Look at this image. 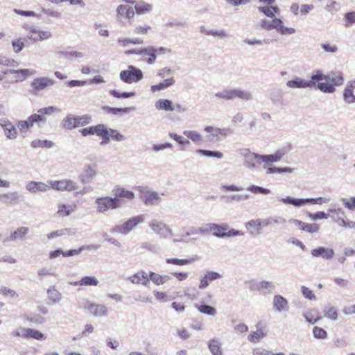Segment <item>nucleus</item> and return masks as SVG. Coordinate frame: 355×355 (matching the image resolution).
I'll return each instance as SVG.
<instances>
[{
    "mask_svg": "<svg viewBox=\"0 0 355 355\" xmlns=\"http://www.w3.org/2000/svg\"><path fill=\"white\" fill-rule=\"evenodd\" d=\"M77 233V229L74 227H67L61 230L53 231L47 234L49 239H53L59 236H72Z\"/></svg>",
    "mask_w": 355,
    "mask_h": 355,
    "instance_id": "31",
    "label": "nucleus"
},
{
    "mask_svg": "<svg viewBox=\"0 0 355 355\" xmlns=\"http://www.w3.org/2000/svg\"><path fill=\"white\" fill-rule=\"evenodd\" d=\"M197 308L200 313L205 315L214 316L216 314V309L214 307L205 304H200Z\"/></svg>",
    "mask_w": 355,
    "mask_h": 355,
    "instance_id": "53",
    "label": "nucleus"
},
{
    "mask_svg": "<svg viewBox=\"0 0 355 355\" xmlns=\"http://www.w3.org/2000/svg\"><path fill=\"white\" fill-rule=\"evenodd\" d=\"M193 261V259L168 258L166 259V263L168 264L184 266L191 263Z\"/></svg>",
    "mask_w": 355,
    "mask_h": 355,
    "instance_id": "56",
    "label": "nucleus"
},
{
    "mask_svg": "<svg viewBox=\"0 0 355 355\" xmlns=\"http://www.w3.org/2000/svg\"><path fill=\"white\" fill-rule=\"evenodd\" d=\"M153 10V5L148 3L143 0L137 1L135 8V14L137 15H144L146 13H149Z\"/></svg>",
    "mask_w": 355,
    "mask_h": 355,
    "instance_id": "39",
    "label": "nucleus"
},
{
    "mask_svg": "<svg viewBox=\"0 0 355 355\" xmlns=\"http://www.w3.org/2000/svg\"><path fill=\"white\" fill-rule=\"evenodd\" d=\"M56 111H60V110L54 106H49L37 110V113L29 116L32 125L36 124L37 128H42L46 123L45 115H50Z\"/></svg>",
    "mask_w": 355,
    "mask_h": 355,
    "instance_id": "9",
    "label": "nucleus"
},
{
    "mask_svg": "<svg viewBox=\"0 0 355 355\" xmlns=\"http://www.w3.org/2000/svg\"><path fill=\"white\" fill-rule=\"evenodd\" d=\"M156 191L144 189L141 191L140 198L144 204L146 206L158 205L162 200L161 196Z\"/></svg>",
    "mask_w": 355,
    "mask_h": 355,
    "instance_id": "15",
    "label": "nucleus"
},
{
    "mask_svg": "<svg viewBox=\"0 0 355 355\" xmlns=\"http://www.w3.org/2000/svg\"><path fill=\"white\" fill-rule=\"evenodd\" d=\"M95 205L98 213H105L110 209L120 208V205L116 204V200L110 196L97 198L95 200Z\"/></svg>",
    "mask_w": 355,
    "mask_h": 355,
    "instance_id": "11",
    "label": "nucleus"
},
{
    "mask_svg": "<svg viewBox=\"0 0 355 355\" xmlns=\"http://www.w3.org/2000/svg\"><path fill=\"white\" fill-rule=\"evenodd\" d=\"M84 309L94 317H107L108 315L107 308L101 304H96L91 301L87 300L85 305Z\"/></svg>",
    "mask_w": 355,
    "mask_h": 355,
    "instance_id": "16",
    "label": "nucleus"
},
{
    "mask_svg": "<svg viewBox=\"0 0 355 355\" xmlns=\"http://www.w3.org/2000/svg\"><path fill=\"white\" fill-rule=\"evenodd\" d=\"M313 334L316 339L324 340L327 338V332L324 329L319 327H313Z\"/></svg>",
    "mask_w": 355,
    "mask_h": 355,
    "instance_id": "61",
    "label": "nucleus"
},
{
    "mask_svg": "<svg viewBox=\"0 0 355 355\" xmlns=\"http://www.w3.org/2000/svg\"><path fill=\"white\" fill-rule=\"evenodd\" d=\"M343 98L345 102L347 103H355V95L354 94L353 91H351L349 89H344Z\"/></svg>",
    "mask_w": 355,
    "mask_h": 355,
    "instance_id": "64",
    "label": "nucleus"
},
{
    "mask_svg": "<svg viewBox=\"0 0 355 355\" xmlns=\"http://www.w3.org/2000/svg\"><path fill=\"white\" fill-rule=\"evenodd\" d=\"M99 282L97 278L94 276H85L82 277L79 281L71 283L74 286H96Z\"/></svg>",
    "mask_w": 355,
    "mask_h": 355,
    "instance_id": "41",
    "label": "nucleus"
},
{
    "mask_svg": "<svg viewBox=\"0 0 355 355\" xmlns=\"http://www.w3.org/2000/svg\"><path fill=\"white\" fill-rule=\"evenodd\" d=\"M340 9V4L334 0H329L325 6V10L331 12V14H334L335 12H338Z\"/></svg>",
    "mask_w": 355,
    "mask_h": 355,
    "instance_id": "62",
    "label": "nucleus"
},
{
    "mask_svg": "<svg viewBox=\"0 0 355 355\" xmlns=\"http://www.w3.org/2000/svg\"><path fill=\"white\" fill-rule=\"evenodd\" d=\"M218 130H220V128L213 126H207L205 128V131L210 133V135L207 136V139L209 141L215 142L222 140L221 135L218 133Z\"/></svg>",
    "mask_w": 355,
    "mask_h": 355,
    "instance_id": "43",
    "label": "nucleus"
},
{
    "mask_svg": "<svg viewBox=\"0 0 355 355\" xmlns=\"http://www.w3.org/2000/svg\"><path fill=\"white\" fill-rule=\"evenodd\" d=\"M266 219L267 223H268V226L272 225H284L286 222V220L284 217L279 216H273Z\"/></svg>",
    "mask_w": 355,
    "mask_h": 355,
    "instance_id": "57",
    "label": "nucleus"
},
{
    "mask_svg": "<svg viewBox=\"0 0 355 355\" xmlns=\"http://www.w3.org/2000/svg\"><path fill=\"white\" fill-rule=\"evenodd\" d=\"M37 276L40 277V279H42L43 277L46 276H53L55 277L56 275V273L55 271L52 270L51 268L44 267L40 269H39L37 272Z\"/></svg>",
    "mask_w": 355,
    "mask_h": 355,
    "instance_id": "63",
    "label": "nucleus"
},
{
    "mask_svg": "<svg viewBox=\"0 0 355 355\" xmlns=\"http://www.w3.org/2000/svg\"><path fill=\"white\" fill-rule=\"evenodd\" d=\"M215 96L226 101H232L236 98L243 101H250L252 99V94L250 92L241 88L225 89L216 92Z\"/></svg>",
    "mask_w": 355,
    "mask_h": 355,
    "instance_id": "2",
    "label": "nucleus"
},
{
    "mask_svg": "<svg viewBox=\"0 0 355 355\" xmlns=\"http://www.w3.org/2000/svg\"><path fill=\"white\" fill-rule=\"evenodd\" d=\"M26 189L31 193L44 192L49 189V185L42 182L30 181L26 183Z\"/></svg>",
    "mask_w": 355,
    "mask_h": 355,
    "instance_id": "32",
    "label": "nucleus"
},
{
    "mask_svg": "<svg viewBox=\"0 0 355 355\" xmlns=\"http://www.w3.org/2000/svg\"><path fill=\"white\" fill-rule=\"evenodd\" d=\"M119 78L123 83L132 84L141 80L143 78V73L139 68L129 65L126 70L120 72Z\"/></svg>",
    "mask_w": 355,
    "mask_h": 355,
    "instance_id": "10",
    "label": "nucleus"
},
{
    "mask_svg": "<svg viewBox=\"0 0 355 355\" xmlns=\"http://www.w3.org/2000/svg\"><path fill=\"white\" fill-rule=\"evenodd\" d=\"M103 128V124H98L94 126H90L88 128H83L80 130V132L84 137L87 135H96L98 137L103 136L105 134Z\"/></svg>",
    "mask_w": 355,
    "mask_h": 355,
    "instance_id": "35",
    "label": "nucleus"
},
{
    "mask_svg": "<svg viewBox=\"0 0 355 355\" xmlns=\"http://www.w3.org/2000/svg\"><path fill=\"white\" fill-rule=\"evenodd\" d=\"M196 153L205 157H216L218 159H221L223 157V154L220 151H212L209 150L198 149L196 150Z\"/></svg>",
    "mask_w": 355,
    "mask_h": 355,
    "instance_id": "54",
    "label": "nucleus"
},
{
    "mask_svg": "<svg viewBox=\"0 0 355 355\" xmlns=\"http://www.w3.org/2000/svg\"><path fill=\"white\" fill-rule=\"evenodd\" d=\"M48 298L53 303H58L62 299V294L55 289V286H51L47 290Z\"/></svg>",
    "mask_w": 355,
    "mask_h": 355,
    "instance_id": "48",
    "label": "nucleus"
},
{
    "mask_svg": "<svg viewBox=\"0 0 355 355\" xmlns=\"http://www.w3.org/2000/svg\"><path fill=\"white\" fill-rule=\"evenodd\" d=\"M91 121L92 117L88 114L82 116H73L72 114H68L63 119L62 121V125L63 128L71 130L79 126L86 125Z\"/></svg>",
    "mask_w": 355,
    "mask_h": 355,
    "instance_id": "6",
    "label": "nucleus"
},
{
    "mask_svg": "<svg viewBox=\"0 0 355 355\" xmlns=\"http://www.w3.org/2000/svg\"><path fill=\"white\" fill-rule=\"evenodd\" d=\"M263 168L266 170L267 174H273V173H291L294 171V168L291 167H275V166H269L264 165Z\"/></svg>",
    "mask_w": 355,
    "mask_h": 355,
    "instance_id": "46",
    "label": "nucleus"
},
{
    "mask_svg": "<svg viewBox=\"0 0 355 355\" xmlns=\"http://www.w3.org/2000/svg\"><path fill=\"white\" fill-rule=\"evenodd\" d=\"M105 134L103 136H101L102 141H101V145H106L110 142V139L116 141H122L125 139L124 135L121 134L119 131L112 128H107L105 125H103V128Z\"/></svg>",
    "mask_w": 355,
    "mask_h": 355,
    "instance_id": "18",
    "label": "nucleus"
},
{
    "mask_svg": "<svg viewBox=\"0 0 355 355\" xmlns=\"http://www.w3.org/2000/svg\"><path fill=\"white\" fill-rule=\"evenodd\" d=\"M171 279V276L167 275H162L153 271L148 272V281H151L157 286L162 285Z\"/></svg>",
    "mask_w": 355,
    "mask_h": 355,
    "instance_id": "37",
    "label": "nucleus"
},
{
    "mask_svg": "<svg viewBox=\"0 0 355 355\" xmlns=\"http://www.w3.org/2000/svg\"><path fill=\"white\" fill-rule=\"evenodd\" d=\"M104 110H105L107 113L112 114L114 115L117 114H124L130 112V111L135 110L134 107H124V108H116V107H111L109 106H105L103 107Z\"/></svg>",
    "mask_w": 355,
    "mask_h": 355,
    "instance_id": "47",
    "label": "nucleus"
},
{
    "mask_svg": "<svg viewBox=\"0 0 355 355\" xmlns=\"http://www.w3.org/2000/svg\"><path fill=\"white\" fill-rule=\"evenodd\" d=\"M247 190L253 193H261L267 195L270 193V190L257 185H250L247 188Z\"/></svg>",
    "mask_w": 355,
    "mask_h": 355,
    "instance_id": "60",
    "label": "nucleus"
},
{
    "mask_svg": "<svg viewBox=\"0 0 355 355\" xmlns=\"http://www.w3.org/2000/svg\"><path fill=\"white\" fill-rule=\"evenodd\" d=\"M155 107L159 110H164L166 112H173L175 110V105L168 99H159L156 101Z\"/></svg>",
    "mask_w": 355,
    "mask_h": 355,
    "instance_id": "40",
    "label": "nucleus"
},
{
    "mask_svg": "<svg viewBox=\"0 0 355 355\" xmlns=\"http://www.w3.org/2000/svg\"><path fill=\"white\" fill-rule=\"evenodd\" d=\"M52 37L49 31H40L36 28H30V34L27 37L34 42L48 40Z\"/></svg>",
    "mask_w": 355,
    "mask_h": 355,
    "instance_id": "26",
    "label": "nucleus"
},
{
    "mask_svg": "<svg viewBox=\"0 0 355 355\" xmlns=\"http://www.w3.org/2000/svg\"><path fill=\"white\" fill-rule=\"evenodd\" d=\"M229 225L227 223L217 224L208 223L209 232H212L213 235L218 238L225 237L226 231L228 230Z\"/></svg>",
    "mask_w": 355,
    "mask_h": 355,
    "instance_id": "27",
    "label": "nucleus"
},
{
    "mask_svg": "<svg viewBox=\"0 0 355 355\" xmlns=\"http://www.w3.org/2000/svg\"><path fill=\"white\" fill-rule=\"evenodd\" d=\"M315 76L318 80H315L317 89L324 94H333L336 92V87L344 83V78L340 71H331L327 75L323 73L321 70L314 71Z\"/></svg>",
    "mask_w": 355,
    "mask_h": 355,
    "instance_id": "1",
    "label": "nucleus"
},
{
    "mask_svg": "<svg viewBox=\"0 0 355 355\" xmlns=\"http://www.w3.org/2000/svg\"><path fill=\"white\" fill-rule=\"evenodd\" d=\"M334 222L345 228L355 229V222L345 220L343 217H338L334 219Z\"/></svg>",
    "mask_w": 355,
    "mask_h": 355,
    "instance_id": "58",
    "label": "nucleus"
},
{
    "mask_svg": "<svg viewBox=\"0 0 355 355\" xmlns=\"http://www.w3.org/2000/svg\"><path fill=\"white\" fill-rule=\"evenodd\" d=\"M324 316L331 320H336L338 316L337 309L334 306L325 308L324 310Z\"/></svg>",
    "mask_w": 355,
    "mask_h": 355,
    "instance_id": "52",
    "label": "nucleus"
},
{
    "mask_svg": "<svg viewBox=\"0 0 355 355\" xmlns=\"http://www.w3.org/2000/svg\"><path fill=\"white\" fill-rule=\"evenodd\" d=\"M311 254L315 258H322L324 260H331L335 255L332 248L326 247H318L311 251Z\"/></svg>",
    "mask_w": 355,
    "mask_h": 355,
    "instance_id": "23",
    "label": "nucleus"
},
{
    "mask_svg": "<svg viewBox=\"0 0 355 355\" xmlns=\"http://www.w3.org/2000/svg\"><path fill=\"white\" fill-rule=\"evenodd\" d=\"M146 220V215L141 214L132 216L120 225H115L111 232L126 235L132 232L138 225L143 223Z\"/></svg>",
    "mask_w": 355,
    "mask_h": 355,
    "instance_id": "3",
    "label": "nucleus"
},
{
    "mask_svg": "<svg viewBox=\"0 0 355 355\" xmlns=\"http://www.w3.org/2000/svg\"><path fill=\"white\" fill-rule=\"evenodd\" d=\"M0 126L4 130V135L9 139H15L18 136L16 127L7 118L0 119Z\"/></svg>",
    "mask_w": 355,
    "mask_h": 355,
    "instance_id": "21",
    "label": "nucleus"
},
{
    "mask_svg": "<svg viewBox=\"0 0 355 355\" xmlns=\"http://www.w3.org/2000/svg\"><path fill=\"white\" fill-rule=\"evenodd\" d=\"M12 335L24 339H35L37 340H45L46 336L40 331L31 328L19 327L15 329Z\"/></svg>",
    "mask_w": 355,
    "mask_h": 355,
    "instance_id": "13",
    "label": "nucleus"
},
{
    "mask_svg": "<svg viewBox=\"0 0 355 355\" xmlns=\"http://www.w3.org/2000/svg\"><path fill=\"white\" fill-rule=\"evenodd\" d=\"M114 199L116 200V204L121 206V202L124 200H132L135 198V193L121 186H115L112 189Z\"/></svg>",
    "mask_w": 355,
    "mask_h": 355,
    "instance_id": "17",
    "label": "nucleus"
},
{
    "mask_svg": "<svg viewBox=\"0 0 355 355\" xmlns=\"http://www.w3.org/2000/svg\"><path fill=\"white\" fill-rule=\"evenodd\" d=\"M183 134L193 142H200L202 140V135L196 130H184Z\"/></svg>",
    "mask_w": 355,
    "mask_h": 355,
    "instance_id": "51",
    "label": "nucleus"
},
{
    "mask_svg": "<svg viewBox=\"0 0 355 355\" xmlns=\"http://www.w3.org/2000/svg\"><path fill=\"white\" fill-rule=\"evenodd\" d=\"M29 229L27 227H20L15 230L10 236L4 239L3 241L9 242V241H21L24 239L26 234L28 233Z\"/></svg>",
    "mask_w": 355,
    "mask_h": 355,
    "instance_id": "29",
    "label": "nucleus"
},
{
    "mask_svg": "<svg viewBox=\"0 0 355 355\" xmlns=\"http://www.w3.org/2000/svg\"><path fill=\"white\" fill-rule=\"evenodd\" d=\"M261 26L268 31L275 29L277 33L283 35H293L295 33V28L284 26L282 20L276 17L272 18V21L262 19L261 21Z\"/></svg>",
    "mask_w": 355,
    "mask_h": 355,
    "instance_id": "5",
    "label": "nucleus"
},
{
    "mask_svg": "<svg viewBox=\"0 0 355 355\" xmlns=\"http://www.w3.org/2000/svg\"><path fill=\"white\" fill-rule=\"evenodd\" d=\"M318 76H315V73H312L310 80H304L300 77L295 76L294 78L286 82V85L291 89H317Z\"/></svg>",
    "mask_w": 355,
    "mask_h": 355,
    "instance_id": "8",
    "label": "nucleus"
},
{
    "mask_svg": "<svg viewBox=\"0 0 355 355\" xmlns=\"http://www.w3.org/2000/svg\"><path fill=\"white\" fill-rule=\"evenodd\" d=\"M239 153L243 159V166L248 169H254L263 162L261 155L253 153L249 148H241L239 150Z\"/></svg>",
    "mask_w": 355,
    "mask_h": 355,
    "instance_id": "7",
    "label": "nucleus"
},
{
    "mask_svg": "<svg viewBox=\"0 0 355 355\" xmlns=\"http://www.w3.org/2000/svg\"><path fill=\"white\" fill-rule=\"evenodd\" d=\"M221 277V275L217 272L212 270H207L200 278V283L198 288L201 290L207 288L209 283L216 281Z\"/></svg>",
    "mask_w": 355,
    "mask_h": 355,
    "instance_id": "22",
    "label": "nucleus"
},
{
    "mask_svg": "<svg viewBox=\"0 0 355 355\" xmlns=\"http://www.w3.org/2000/svg\"><path fill=\"white\" fill-rule=\"evenodd\" d=\"M96 170L94 166L87 165L84 168L83 174L81 175L82 182L84 179H92L96 175Z\"/></svg>",
    "mask_w": 355,
    "mask_h": 355,
    "instance_id": "50",
    "label": "nucleus"
},
{
    "mask_svg": "<svg viewBox=\"0 0 355 355\" xmlns=\"http://www.w3.org/2000/svg\"><path fill=\"white\" fill-rule=\"evenodd\" d=\"M128 279L134 284H141L146 287H148L150 282L148 281V273L144 270H139L131 276Z\"/></svg>",
    "mask_w": 355,
    "mask_h": 355,
    "instance_id": "25",
    "label": "nucleus"
},
{
    "mask_svg": "<svg viewBox=\"0 0 355 355\" xmlns=\"http://www.w3.org/2000/svg\"><path fill=\"white\" fill-rule=\"evenodd\" d=\"M273 309L277 312L287 311L289 309L288 300L282 295H276L272 300Z\"/></svg>",
    "mask_w": 355,
    "mask_h": 355,
    "instance_id": "28",
    "label": "nucleus"
},
{
    "mask_svg": "<svg viewBox=\"0 0 355 355\" xmlns=\"http://www.w3.org/2000/svg\"><path fill=\"white\" fill-rule=\"evenodd\" d=\"M208 346L213 355H222V352L218 340L214 339L209 340Z\"/></svg>",
    "mask_w": 355,
    "mask_h": 355,
    "instance_id": "55",
    "label": "nucleus"
},
{
    "mask_svg": "<svg viewBox=\"0 0 355 355\" xmlns=\"http://www.w3.org/2000/svg\"><path fill=\"white\" fill-rule=\"evenodd\" d=\"M148 226L154 233L162 239H167L173 234L172 230L168 225L157 219L151 220L148 223Z\"/></svg>",
    "mask_w": 355,
    "mask_h": 355,
    "instance_id": "12",
    "label": "nucleus"
},
{
    "mask_svg": "<svg viewBox=\"0 0 355 355\" xmlns=\"http://www.w3.org/2000/svg\"><path fill=\"white\" fill-rule=\"evenodd\" d=\"M76 209V205L59 204L58 205L57 215L60 217L69 216Z\"/></svg>",
    "mask_w": 355,
    "mask_h": 355,
    "instance_id": "45",
    "label": "nucleus"
},
{
    "mask_svg": "<svg viewBox=\"0 0 355 355\" xmlns=\"http://www.w3.org/2000/svg\"><path fill=\"white\" fill-rule=\"evenodd\" d=\"M189 230L193 235L205 234L209 232L208 223L204 224L202 226L198 227L191 226L189 227Z\"/></svg>",
    "mask_w": 355,
    "mask_h": 355,
    "instance_id": "59",
    "label": "nucleus"
},
{
    "mask_svg": "<svg viewBox=\"0 0 355 355\" xmlns=\"http://www.w3.org/2000/svg\"><path fill=\"white\" fill-rule=\"evenodd\" d=\"M257 331L251 332L248 337L250 343H258L261 339L264 338L267 336V333L261 326V322H259L256 325Z\"/></svg>",
    "mask_w": 355,
    "mask_h": 355,
    "instance_id": "30",
    "label": "nucleus"
},
{
    "mask_svg": "<svg viewBox=\"0 0 355 355\" xmlns=\"http://www.w3.org/2000/svg\"><path fill=\"white\" fill-rule=\"evenodd\" d=\"M290 222L297 226L300 230L309 233H315L319 230V225L315 223H306L297 219H292Z\"/></svg>",
    "mask_w": 355,
    "mask_h": 355,
    "instance_id": "33",
    "label": "nucleus"
},
{
    "mask_svg": "<svg viewBox=\"0 0 355 355\" xmlns=\"http://www.w3.org/2000/svg\"><path fill=\"white\" fill-rule=\"evenodd\" d=\"M19 195L17 191H9L0 194V202L5 205L17 204L19 202Z\"/></svg>",
    "mask_w": 355,
    "mask_h": 355,
    "instance_id": "36",
    "label": "nucleus"
},
{
    "mask_svg": "<svg viewBox=\"0 0 355 355\" xmlns=\"http://www.w3.org/2000/svg\"><path fill=\"white\" fill-rule=\"evenodd\" d=\"M139 55H148V58L146 60L148 64L154 63L157 58L155 48L153 46H148L146 48L139 49Z\"/></svg>",
    "mask_w": 355,
    "mask_h": 355,
    "instance_id": "44",
    "label": "nucleus"
},
{
    "mask_svg": "<svg viewBox=\"0 0 355 355\" xmlns=\"http://www.w3.org/2000/svg\"><path fill=\"white\" fill-rule=\"evenodd\" d=\"M245 227L248 230H254L257 231L258 233L260 232V231L266 227H268V223H267V219H261L258 218L256 220H251L248 222H247L245 224Z\"/></svg>",
    "mask_w": 355,
    "mask_h": 355,
    "instance_id": "34",
    "label": "nucleus"
},
{
    "mask_svg": "<svg viewBox=\"0 0 355 355\" xmlns=\"http://www.w3.org/2000/svg\"><path fill=\"white\" fill-rule=\"evenodd\" d=\"M35 70L31 69H21L18 70H12L11 73L15 74L17 82H21L26 79L27 77L34 75Z\"/></svg>",
    "mask_w": 355,
    "mask_h": 355,
    "instance_id": "38",
    "label": "nucleus"
},
{
    "mask_svg": "<svg viewBox=\"0 0 355 355\" xmlns=\"http://www.w3.org/2000/svg\"><path fill=\"white\" fill-rule=\"evenodd\" d=\"M330 198L318 197L315 198H295L291 196H286L279 199L280 202L285 205H291L295 207H303L307 204L313 205H322L328 203L330 201Z\"/></svg>",
    "mask_w": 355,
    "mask_h": 355,
    "instance_id": "4",
    "label": "nucleus"
},
{
    "mask_svg": "<svg viewBox=\"0 0 355 355\" xmlns=\"http://www.w3.org/2000/svg\"><path fill=\"white\" fill-rule=\"evenodd\" d=\"M31 147L33 148H51L54 146V143L47 139H35L31 144Z\"/></svg>",
    "mask_w": 355,
    "mask_h": 355,
    "instance_id": "49",
    "label": "nucleus"
},
{
    "mask_svg": "<svg viewBox=\"0 0 355 355\" xmlns=\"http://www.w3.org/2000/svg\"><path fill=\"white\" fill-rule=\"evenodd\" d=\"M175 82V79L173 77L165 79L163 82H161L157 85H152L150 87L151 92L155 93L159 91L164 90L166 88L173 85Z\"/></svg>",
    "mask_w": 355,
    "mask_h": 355,
    "instance_id": "42",
    "label": "nucleus"
},
{
    "mask_svg": "<svg viewBox=\"0 0 355 355\" xmlns=\"http://www.w3.org/2000/svg\"><path fill=\"white\" fill-rule=\"evenodd\" d=\"M47 183L49 188L59 191H73L78 189V184L71 180H49Z\"/></svg>",
    "mask_w": 355,
    "mask_h": 355,
    "instance_id": "14",
    "label": "nucleus"
},
{
    "mask_svg": "<svg viewBox=\"0 0 355 355\" xmlns=\"http://www.w3.org/2000/svg\"><path fill=\"white\" fill-rule=\"evenodd\" d=\"M290 148H284L277 150L272 155H261V160L264 165L268 166L270 163L277 162L290 150Z\"/></svg>",
    "mask_w": 355,
    "mask_h": 355,
    "instance_id": "24",
    "label": "nucleus"
},
{
    "mask_svg": "<svg viewBox=\"0 0 355 355\" xmlns=\"http://www.w3.org/2000/svg\"><path fill=\"white\" fill-rule=\"evenodd\" d=\"M55 81L49 77H39L33 79L31 83L33 89V93L37 94L45 89L48 87H51L55 84Z\"/></svg>",
    "mask_w": 355,
    "mask_h": 355,
    "instance_id": "19",
    "label": "nucleus"
},
{
    "mask_svg": "<svg viewBox=\"0 0 355 355\" xmlns=\"http://www.w3.org/2000/svg\"><path fill=\"white\" fill-rule=\"evenodd\" d=\"M135 16L134 9L128 5H119L116 8V19L121 23L125 20L130 21Z\"/></svg>",
    "mask_w": 355,
    "mask_h": 355,
    "instance_id": "20",
    "label": "nucleus"
}]
</instances>
